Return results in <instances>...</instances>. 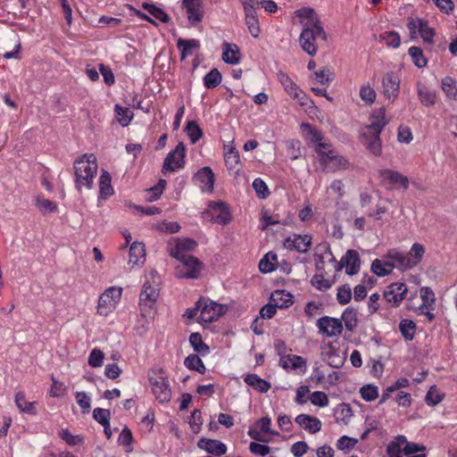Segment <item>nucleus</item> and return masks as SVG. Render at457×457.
Segmentation results:
<instances>
[{"label":"nucleus","mask_w":457,"mask_h":457,"mask_svg":"<svg viewBox=\"0 0 457 457\" xmlns=\"http://www.w3.org/2000/svg\"><path fill=\"white\" fill-rule=\"evenodd\" d=\"M244 381L246 385L253 387L260 393H266L270 390L271 385L270 382L260 378L257 374H247Z\"/></svg>","instance_id":"cd10ccee"},{"label":"nucleus","mask_w":457,"mask_h":457,"mask_svg":"<svg viewBox=\"0 0 457 457\" xmlns=\"http://www.w3.org/2000/svg\"><path fill=\"white\" fill-rule=\"evenodd\" d=\"M376 92L375 90L370 86V84L364 85L360 89V97L362 101L365 103L371 104L376 100Z\"/></svg>","instance_id":"69168bd1"},{"label":"nucleus","mask_w":457,"mask_h":457,"mask_svg":"<svg viewBox=\"0 0 457 457\" xmlns=\"http://www.w3.org/2000/svg\"><path fill=\"white\" fill-rule=\"evenodd\" d=\"M152 390L159 402L166 403L170 400L171 391L167 378L163 377L156 378L152 382Z\"/></svg>","instance_id":"a211bd4d"},{"label":"nucleus","mask_w":457,"mask_h":457,"mask_svg":"<svg viewBox=\"0 0 457 457\" xmlns=\"http://www.w3.org/2000/svg\"><path fill=\"white\" fill-rule=\"evenodd\" d=\"M441 88L452 100H457V80L452 77H445L441 81Z\"/></svg>","instance_id":"f704fd0d"},{"label":"nucleus","mask_w":457,"mask_h":457,"mask_svg":"<svg viewBox=\"0 0 457 457\" xmlns=\"http://www.w3.org/2000/svg\"><path fill=\"white\" fill-rule=\"evenodd\" d=\"M420 297L422 304L419 307L420 310L433 309L435 303V294L429 287H422L420 289Z\"/></svg>","instance_id":"c03bdc74"},{"label":"nucleus","mask_w":457,"mask_h":457,"mask_svg":"<svg viewBox=\"0 0 457 457\" xmlns=\"http://www.w3.org/2000/svg\"><path fill=\"white\" fill-rule=\"evenodd\" d=\"M76 402L83 413H88L91 408V399L85 392H77Z\"/></svg>","instance_id":"338daca9"},{"label":"nucleus","mask_w":457,"mask_h":457,"mask_svg":"<svg viewBox=\"0 0 457 457\" xmlns=\"http://www.w3.org/2000/svg\"><path fill=\"white\" fill-rule=\"evenodd\" d=\"M177 47L181 52V59H186L187 56L192 54V51L200 47V42L197 39H182L179 38L177 42Z\"/></svg>","instance_id":"2f4dec72"},{"label":"nucleus","mask_w":457,"mask_h":457,"mask_svg":"<svg viewBox=\"0 0 457 457\" xmlns=\"http://www.w3.org/2000/svg\"><path fill=\"white\" fill-rule=\"evenodd\" d=\"M14 402H15L17 408L21 412L32 414V415L37 413V410L35 407L36 403L35 402H28L25 399V395L22 392H18L15 395Z\"/></svg>","instance_id":"72a5a7b5"},{"label":"nucleus","mask_w":457,"mask_h":457,"mask_svg":"<svg viewBox=\"0 0 457 457\" xmlns=\"http://www.w3.org/2000/svg\"><path fill=\"white\" fill-rule=\"evenodd\" d=\"M361 395L363 400L367 402L374 401L378 396V386L369 384L366 386H363L360 389Z\"/></svg>","instance_id":"5fc2aeb1"},{"label":"nucleus","mask_w":457,"mask_h":457,"mask_svg":"<svg viewBox=\"0 0 457 457\" xmlns=\"http://www.w3.org/2000/svg\"><path fill=\"white\" fill-rule=\"evenodd\" d=\"M158 296V285L154 281L151 284L149 280H146L139 295V306L144 316L149 315L152 312Z\"/></svg>","instance_id":"423d86ee"},{"label":"nucleus","mask_w":457,"mask_h":457,"mask_svg":"<svg viewBox=\"0 0 457 457\" xmlns=\"http://www.w3.org/2000/svg\"><path fill=\"white\" fill-rule=\"evenodd\" d=\"M114 110L119 123L123 127L129 125L132 119V114L130 113L129 110L128 108H123L119 104L115 105Z\"/></svg>","instance_id":"13d9d810"},{"label":"nucleus","mask_w":457,"mask_h":457,"mask_svg":"<svg viewBox=\"0 0 457 457\" xmlns=\"http://www.w3.org/2000/svg\"><path fill=\"white\" fill-rule=\"evenodd\" d=\"M277 78L280 84L283 86L285 91L292 96L296 94V91L299 89V87L291 79V78L283 71H278L277 73Z\"/></svg>","instance_id":"e433bc0d"},{"label":"nucleus","mask_w":457,"mask_h":457,"mask_svg":"<svg viewBox=\"0 0 457 457\" xmlns=\"http://www.w3.org/2000/svg\"><path fill=\"white\" fill-rule=\"evenodd\" d=\"M380 41L393 48L399 47L401 44L400 35L396 31H385L379 36Z\"/></svg>","instance_id":"49530a36"},{"label":"nucleus","mask_w":457,"mask_h":457,"mask_svg":"<svg viewBox=\"0 0 457 457\" xmlns=\"http://www.w3.org/2000/svg\"><path fill=\"white\" fill-rule=\"evenodd\" d=\"M36 205L43 214L51 213L57 210V205L53 201L45 198L37 197Z\"/></svg>","instance_id":"bf43d9fd"},{"label":"nucleus","mask_w":457,"mask_h":457,"mask_svg":"<svg viewBox=\"0 0 457 457\" xmlns=\"http://www.w3.org/2000/svg\"><path fill=\"white\" fill-rule=\"evenodd\" d=\"M186 147L183 142H179L176 148L170 152L164 159L162 171H176L185 166Z\"/></svg>","instance_id":"1a4fd4ad"},{"label":"nucleus","mask_w":457,"mask_h":457,"mask_svg":"<svg viewBox=\"0 0 457 457\" xmlns=\"http://www.w3.org/2000/svg\"><path fill=\"white\" fill-rule=\"evenodd\" d=\"M245 23L247 25L250 34L253 37H257L260 34L259 20L256 13H253L252 9L246 8Z\"/></svg>","instance_id":"c9c22d12"},{"label":"nucleus","mask_w":457,"mask_h":457,"mask_svg":"<svg viewBox=\"0 0 457 457\" xmlns=\"http://www.w3.org/2000/svg\"><path fill=\"white\" fill-rule=\"evenodd\" d=\"M341 321L345 323L346 329L353 331L358 322L356 311L353 308H346L342 314Z\"/></svg>","instance_id":"37998d69"},{"label":"nucleus","mask_w":457,"mask_h":457,"mask_svg":"<svg viewBox=\"0 0 457 457\" xmlns=\"http://www.w3.org/2000/svg\"><path fill=\"white\" fill-rule=\"evenodd\" d=\"M222 60L228 64H237L240 61L239 48L235 44L224 43L222 46Z\"/></svg>","instance_id":"a878e982"},{"label":"nucleus","mask_w":457,"mask_h":457,"mask_svg":"<svg viewBox=\"0 0 457 457\" xmlns=\"http://www.w3.org/2000/svg\"><path fill=\"white\" fill-rule=\"evenodd\" d=\"M320 333L327 337H337L342 334L343 323L341 320L329 316L321 317L317 320Z\"/></svg>","instance_id":"9d476101"},{"label":"nucleus","mask_w":457,"mask_h":457,"mask_svg":"<svg viewBox=\"0 0 457 457\" xmlns=\"http://www.w3.org/2000/svg\"><path fill=\"white\" fill-rule=\"evenodd\" d=\"M213 219L220 224L226 225L231 220V213L227 204L221 202H213L209 205Z\"/></svg>","instance_id":"412c9836"},{"label":"nucleus","mask_w":457,"mask_h":457,"mask_svg":"<svg viewBox=\"0 0 457 457\" xmlns=\"http://www.w3.org/2000/svg\"><path fill=\"white\" fill-rule=\"evenodd\" d=\"M197 244L190 238L179 239L175 248L170 250V255L178 260V255H188L187 251H192L196 247Z\"/></svg>","instance_id":"c756f323"},{"label":"nucleus","mask_w":457,"mask_h":457,"mask_svg":"<svg viewBox=\"0 0 457 457\" xmlns=\"http://www.w3.org/2000/svg\"><path fill=\"white\" fill-rule=\"evenodd\" d=\"M400 92V78L395 72H386L382 78V93L388 100L395 101Z\"/></svg>","instance_id":"9b49d317"},{"label":"nucleus","mask_w":457,"mask_h":457,"mask_svg":"<svg viewBox=\"0 0 457 457\" xmlns=\"http://www.w3.org/2000/svg\"><path fill=\"white\" fill-rule=\"evenodd\" d=\"M361 137L366 148L375 156H380L382 153V144L379 134H370L361 132Z\"/></svg>","instance_id":"4be33fe9"},{"label":"nucleus","mask_w":457,"mask_h":457,"mask_svg":"<svg viewBox=\"0 0 457 457\" xmlns=\"http://www.w3.org/2000/svg\"><path fill=\"white\" fill-rule=\"evenodd\" d=\"M408 54L411 57L413 63L418 68H423L427 65L428 61L424 57L421 48L418 46H411L408 50Z\"/></svg>","instance_id":"09e8293b"},{"label":"nucleus","mask_w":457,"mask_h":457,"mask_svg":"<svg viewBox=\"0 0 457 457\" xmlns=\"http://www.w3.org/2000/svg\"><path fill=\"white\" fill-rule=\"evenodd\" d=\"M425 248L419 243H414L407 253L396 249L388 251L386 257L396 262L399 270H408L415 267L421 261Z\"/></svg>","instance_id":"20e7f679"},{"label":"nucleus","mask_w":457,"mask_h":457,"mask_svg":"<svg viewBox=\"0 0 457 457\" xmlns=\"http://www.w3.org/2000/svg\"><path fill=\"white\" fill-rule=\"evenodd\" d=\"M316 153L318 154L319 162L323 170L337 172L351 168L350 162L345 157L334 151L328 143H320L316 149Z\"/></svg>","instance_id":"7ed1b4c3"},{"label":"nucleus","mask_w":457,"mask_h":457,"mask_svg":"<svg viewBox=\"0 0 457 457\" xmlns=\"http://www.w3.org/2000/svg\"><path fill=\"white\" fill-rule=\"evenodd\" d=\"M142 7L147 11L152 16H154L156 20L162 22H168L170 20L169 15L161 8L155 6L154 4L144 3Z\"/></svg>","instance_id":"de8ad7c7"},{"label":"nucleus","mask_w":457,"mask_h":457,"mask_svg":"<svg viewBox=\"0 0 457 457\" xmlns=\"http://www.w3.org/2000/svg\"><path fill=\"white\" fill-rule=\"evenodd\" d=\"M215 176L209 166L200 169L193 177V181L202 192L212 193L214 187Z\"/></svg>","instance_id":"f8f14e48"},{"label":"nucleus","mask_w":457,"mask_h":457,"mask_svg":"<svg viewBox=\"0 0 457 457\" xmlns=\"http://www.w3.org/2000/svg\"><path fill=\"white\" fill-rule=\"evenodd\" d=\"M315 266L317 270H322L326 260L336 261L330 247L328 244H320L315 247L314 252Z\"/></svg>","instance_id":"5701e85b"},{"label":"nucleus","mask_w":457,"mask_h":457,"mask_svg":"<svg viewBox=\"0 0 457 457\" xmlns=\"http://www.w3.org/2000/svg\"><path fill=\"white\" fill-rule=\"evenodd\" d=\"M286 145L290 159L296 160L301 156V142L299 140H289L286 143Z\"/></svg>","instance_id":"e2e57ef3"},{"label":"nucleus","mask_w":457,"mask_h":457,"mask_svg":"<svg viewBox=\"0 0 457 457\" xmlns=\"http://www.w3.org/2000/svg\"><path fill=\"white\" fill-rule=\"evenodd\" d=\"M418 96L420 103L426 106H432L436 104V93L424 87L418 85Z\"/></svg>","instance_id":"ea45409f"},{"label":"nucleus","mask_w":457,"mask_h":457,"mask_svg":"<svg viewBox=\"0 0 457 457\" xmlns=\"http://www.w3.org/2000/svg\"><path fill=\"white\" fill-rule=\"evenodd\" d=\"M189 343L194 350L200 353H208L209 346L203 342L199 333H192L189 337Z\"/></svg>","instance_id":"8fccbe9b"},{"label":"nucleus","mask_w":457,"mask_h":457,"mask_svg":"<svg viewBox=\"0 0 457 457\" xmlns=\"http://www.w3.org/2000/svg\"><path fill=\"white\" fill-rule=\"evenodd\" d=\"M406 443L404 436H398L395 441L389 443L386 453L389 457H402L403 444Z\"/></svg>","instance_id":"4c0bfd02"},{"label":"nucleus","mask_w":457,"mask_h":457,"mask_svg":"<svg viewBox=\"0 0 457 457\" xmlns=\"http://www.w3.org/2000/svg\"><path fill=\"white\" fill-rule=\"evenodd\" d=\"M388 123L386 118V110L381 107L374 111L370 117V124L362 129L361 132L370 134H379Z\"/></svg>","instance_id":"4468645a"},{"label":"nucleus","mask_w":457,"mask_h":457,"mask_svg":"<svg viewBox=\"0 0 457 457\" xmlns=\"http://www.w3.org/2000/svg\"><path fill=\"white\" fill-rule=\"evenodd\" d=\"M400 330L403 337L407 340H411L414 337L416 330V324L410 320H403L400 322Z\"/></svg>","instance_id":"603ef678"},{"label":"nucleus","mask_w":457,"mask_h":457,"mask_svg":"<svg viewBox=\"0 0 457 457\" xmlns=\"http://www.w3.org/2000/svg\"><path fill=\"white\" fill-rule=\"evenodd\" d=\"M110 411L106 409L96 408L93 411L94 419L104 428L110 427Z\"/></svg>","instance_id":"4d7b16f0"},{"label":"nucleus","mask_w":457,"mask_h":457,"mask_svg":"<svg viewBox=\"0 0 457 457\" xmlns=\"http://www.w3.org/2000/svg\"><path fill=\"white\" fill-rule=\"evenodd\" d=\"M278 256L276 253H268L259 262V269L262 273H269L276 269Z\"/></svg>","instance_id":"58836bf2"},{"label":"nucleus","mask_w":457,"mask_h":457,"mask_svg":"<svg viewBox=\"0 0 457 457\" xmlns=\"http://www.w3.org/2000/svg\"><path fill=\"white\" fill-rule=\"evenodd\" d=\"M73 169L77 189L80 191L82 187L92 188L98 169L96 157L92 154H84L75 160Z\"/></svg>","instance_id":"f03ea898"},{"label":"nucleus","mask_w":457,"mask_h":457,"mask_svg":"<svg viewBox=\"0 0 457 457\" xmlns=\"http://www.w3.org/2000/svg\"><path fill=\"white\" fill-rule=\"evenodd\" d=\"M145 261V245L139 242H134L130 245L129 262L136 265L143 264Z\"/></svg>","instance_id":"7c9ffc66"},{"label":"nucleus","mask_w":457,"mask_h":457,"mask_svg":"<svg viewBox=\"0 0 457 457\" xmlns=\"http://www.w3.org/2000/svg\"><path fill=\"white\" fill-rule=\"evenodd\" d=\"M122 294L120 287H111L99 297L97 313L101 316H108L120 302Z\"/></svg>","instance_id":"39448f33"},{"label":"nucleus","mask_w":457,"mask_h":457,"mask_svg":"<svg viewBox=\"0 0 457 457\" xmlns=\"http://www.w3.org/2000/svg\"><path fill=\"white\" fill-rule=\"evenodd\" d=\"M311 403L319 407H327L329 403L328 395L322 391H314L309 397Z\"/></svg>","instance_id":"052dcab7"},{"label":"nucleus","mask_w":457,"mask_h":457,"mask_svg":"<svg viewBox=\"0 0 457 457\" xmlns=\"http://www.w3.org/2000/svg\"><path fill=\"white\" fill-rule=\"evenodd\" d=\"M197 446L208 453L217 456L223 455L227 452L226 445L216 439L201 438Z\"/></svg>","instance_id":"aec40b11"},{"label":"nucleus","mask_w":457,"mask_h":457,"mask_svg":"<svg viewBox=\"0 0 457 457\" xmlns=\"http://www.w3.org/2000/svg\"><path fill=\"white\" fill-rule=\"evenodd\" d=\"M239 162V154L234 148L225 154V163L228 170H235Z\"/></svg>","instance_id":"774afa93"},{"label":"nucleus","mask_w":457,"mask_h":457,"mask_svg":"<svg viewBox=\"0 0 457 457\" xmlns=\"http://www.w3.org/2000/svg\"><path fill=\"white\" fill-rule=\"evenodd\" d=\"M279 365L284 370L303 369L304 372L306 369V361L302 356L287 354L282 358H279Z\"/></svg>","instance_id":"393cba45"},{"label":"nucleus","mask_w":457,"mask_h":457,"mask_svg":"<svg viewBox=\"0 0 457 457\" xmlns=\"http://www.w3.org/2000/svg\"><path fill=\"white\" fill-rule=\"evenodd\" d=\"M200 314L197 317L198 321L210 323L218 320L225 313L223 305L219 304L209 299L201 298Z\"/></svg>","instance_id":"6e6552de"},{"label":"nucleus","mask_w":457,"mask_h":457,"mask_svg":"<svg viewBox=\"0 0 457 457\" xmlns=\"http://www.w3.org/2000/svg\"><path fill=\"white\" fill-rule=\"evenodd\" d=\"M253 187L259 198L265 199L270 195L268 186L261 178H257L253 180Z\"/></svg>","instance_id":"0e129e2a"},{"label":"nucleus","mask_w":457,"mask_h":457,"mask_svg":"<svg viewBox=\"0 0 457 457\" xmlns=\"http://www.w3.org/2000/svg\"><path fill=\"white\" fill-rule=\"evenodd\" d=\"M313 75L315 79L322 85L328 84L334 79V72L329 67H324L319 71H315Z\"/></svg>","instance_id":"6e6d98bb"},{"label":"nucleus","mask_w":457,"mask_h":457,"mask_svg":"<svg viewBox=\"0 0 457 457\" xmlns=\"http://www.w3.org/2000/svg\"><path fill=\"white\" fill-rule=\"evenodd\" d=\"M182 6L186 10L190 23L196 24L202 21L204 18L202 0H183Z\"/></svg>","instance_id":"f3484780"},{"label":"nucleus","mask_w":457,"mask_h":457,"mask_svg":"<svg viewBox=\"0 0 457 457\" xmlns=\"http://www.w3.org/2000/svg\"><path fill=\"white\" fill-rule=\"evenodd\" d=\"M312 237L310 235H293L284 240V247L287 250H295L298 253H307L312 245Z\"/></svg>","instance_id":"dca6fc26"},{"label":"nucleus","mask_w":457,"mask_h":457,"mask_svg":"<svg viewBox=\"0 0 457 457\" xmlns=\"http://www.w3.org/2000/svg\"><path fill=\"white\" fill-rule=\"evenodd\" d=\"M180 264L177 267L179 278H196L202 270V263L192 255H178Z\"/></svg>","instance_id":"0eeeda50"},{"label":"nucleus","mask_w":457,"mask_h":457,"mask_svg":"<svg viewBox=\"0 0 457 457\" xmlns=\"http://www.w3.org/2000/svg\"><path fill=\"white\" fill-rule=\"evenodd\" d=\"M352 299V289L349 285H343L338 287L337 293V302L345 305L348 303Z\"/></svg>","instance_id":"680f3d73"},{"label":"nucleus","mask_w":457,"mask_h":457,"mask_svg":"<svg viewBox=\"0 0 457 457\" xmlns=\"http://www.w3.org/2000/svg\"><path fill=\"white\" fill-rule=\"evenodd\" d=\"M379 175L383 179H387L391 184H399L403 188H407L409 186L408 178L398 171L385 169L379 170Z\"/></svg>","instance_id":"bb28decb"},{"label":"nucleus","mask_w":457,"mask_h":457,"mask_svg":"<svg viewBox=\"0 0 457 457\" xmlns=\"http://www.w3.org/2000/svg\"><path fill=\"white\" fill-rule=\"evenodd\" d=\"M311 284L320 291H327L333 286V280L327 279L322 274H315L311 278Z\"/></svg>","instance_id":"a18cd8bd"},{"label":"nucleus","mask_w":457,"mask_h":457,"mask_svg":"<svg viewBox=\"0 0 457 457\" xmlns=\"http://www.w3.org/2000/svg\"><path fill=\"white\" fill-rule=\"evenodd\" d=\"M295 421L299 427L311 434L318 433L322 426L320 419L309 414H299L295 417Z\"/></svg>","instance_id":"6ab92c4d"},{"label":"nucleus","mask_w":457,"mask_h":457,"mask_svg":"<svg viewBox=\"0 0 457 457\" xmlns=\"http://www.w3.org/2000/svg\"><path fill=\"white\" fill-rule=\"evenodd\" d=\"M222 77L220 72L213 68L204 78V85L206 88H215L221 82Z\"/></svg>","instance_id":"a19ab883"},{"label":"nucleus","mask_w":457,"mask_h":457,"mask_svg":"<svg viewBox=\"0 0 457 457\" xmlns=\"http://www.w3.org/2000/svg\"><path fill=\"white\" fill-rule=\"evenodd\" d=\"M397 268L396 262L387 257L386 261L376 259L371 263V271L378 277L388 275L392 270Z\"/></svg>","instance_id":"b1692460"},{"label":"nucleus","mask_w":457,"mask_h":457,"mask_svg":"<svg viewBox=\"0 0 457 457\" xmlns=\"http://www.w3.org/2000/svg\"><path fill=\"white\" fill-rule=\"evenodd\" d=\"M345 269L346 274L353 276L360 271L361 260L357 251L350 249L337 263V270Z\"/></svg>","instance_id":"ddd939ff"},{"label":"nucleus","mask_w":457,"mask_h":457,"mask_svg":"<svg viewBox=\"0 0 457 457\" xmlns=\"http://www.w3.org/2000/svg\"><path fill=\"white\" fill-rule=\"evenodd\" d=\"M419 34L425 44L432 45L434 43L436 32L433 28L428 26L427 21L423 20Z\"/></svg>","instance_id":"3c124183"},{"label":"nucleus","mask_w":457,"mask_h":457,"mask_svg":"<svg viewBox=\"0 0 457 457\" xmlns=\"http://www.w3.org/2000/svg\"><path fill=\"white\" fill-rule=\"evenodd\" d=\"M184 364L187 369L196 370L201 374H204L205 371L204 364L197 354L188 355L185 359Z\"/></svg>","instance_id":"79ce46f5"},{"label":"nucleus","mask_w":457,"mask_h":457,"mask_svg":"<svg viewBox=\"0 0 457 457\" xmlns=\"http://www.w3.org/2000/svg\"><path fill=\"white\" fill-rule=\"evenodd\" d=\"M407 287L403 283H392L384 291V299L392 306H397L404 299Z\"/></svg>","instance_id":"2eb2a0df"},{"label":"nucleus","mask_w":457,"mask_h":457,"mask_svg":"<svg viewBox=\"0 0 457 457\" xmlns=\"http://www.w3.org/2000/svg\"><path fill=\"white\" fill-rule=\"evenodd\" d=\"M111 180L109 172L103 170L99 178V194L101 198L106 199L113 194Z\"/></svg>","instance_id":"473e14b6"},{"label":"nucleus","mask_w":457,"mask_h":457,"mask_svg":"<svg viewBox=\"0 0 457 457\" xmlns=\"http://www.w3.org/2000/svg\"><path fill=\"white\" fill-rule=\"evenodd\" d=\"M187 134L192 144H195L203 136V132L195 121H188L186 127Z\"/></svg>","instance_id":"864d4df0"},{"label":"nucleus","mask_w":457,"mask_h":457,"mask_svg":"<svg viewBox=\"0 0 457 457\" xmlns=\"http://www.w3.org/2000/svg\"><path fill=\"white\" fill-rule=\"evenodd\" d=\"M296 16L303 27L299 37V43L302 49L310 55H315L318 50L317 41L327 40V35L324 31L318 14L312 8L305 7L296 11Z\"/></svg>","instance_id":"f257e3e1"},{"label":"nucleus","mask_w":457,"mask_h":457,"mask_svg":"<svg viewBox=\"0 0 457 457\" xmlns=\"http://www.w3.org/2000/svg\"><path fill=\"white\" fill-rule=\"evenodd\" d=\"M270 301L279 309L287 308L293 304V295L286 290H276L271 294Z\"/></svg>","instance_id":"c85d7f7f"}]
</instances>
